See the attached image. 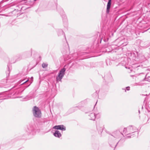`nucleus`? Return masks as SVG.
<instances>
[{
    "mask_svg": "<svg viewBox=\"0 0 150 150\" xmlns=\"http://www.w3.org/2000/svg\"><path fill=\"white\" fill-rule=\"evenodd\" d=\"M53 135L56 137L59 138L62 136V134L58 130H57L55 131L53 133Z\"/></svg>",
    "mask_w": 150,
    "mask_h": 150,
    "instance_id": "obj_7",
    "label": "nucleus"
},
{
    "mask_svg": "<svg viewBox=\"0 0 150 150\" xmlns=\"http://www.w3.org/2000/svg\"><path fill=\"white\" fill-rule=\"evenodd\" d=\"M123 90H125V92H126V89H122Z\"/></svg>",
    "mask_w": 150,
    "mask_h": 150,
    "instance_id": "obj_16",
    "label": "nucleus"
},
{
    "mask_svg": "<svg viewBox=\"0 0 150 150\" xmlns=\"http://www.w3.org/2000/svg\"><path fill=\"white\" fill-rule=\"evenodd\" d=\"M33 77H31L30 78V79L32 80V82L31 83H32V82L33 81Z\"/></svg>",
    "mask_w": 150,
    "mask_h": 150,
    "instance_id": "obj_13",
    "label": "nucleus"
},
{
    "mask_svg": "<svg viewBox=\"0 0 150 150\" xmlns=\"http://www.w3.org/2000/svg\"><path fill=\"white\" fill-rule=\"evenodd\" d=\"M53 128L55 129H60L62 131H65L66 127L63 125H56L53 127Z\"/></svg>",
    "mask_w": 150,
    "mask_h": 150,
    "instance_id": "obj_5",
    "label": "nucleus"
},
{
    "mask_svg": "<svg viewBox=\"0 0 150 150\" xmlns=\"http://www.w3.org/2000/svg\"><path fill=\"white\" fill-rule=\"evenodd\" d=\"M33 112L34 116L36 117H40L41 116V112L39 108L34 106L33 109Z\"/></svg>",
    "mask_w": 150,
    "mask_h": 150,
    "instance_id": "obj_1",
    "label": "nucleus"
},
{
    "mask_svg": "<svg viewBox=\"0 0 150 150\" xmlns=\"http://www.w3.org/2000/svg\"><path fill=\"white\" fill-rule=\"evenodd\" d=\"M38 130V132H39V130Z\"/></svg>",
    "mask_w": 150,
    "mask_h": 150,
    "instance_id": "obj_19",
    "label": "nucleus"
},
{
    "mask_svg": "<svg viewBox=\"0 0 150 150\" xmlns=\"http://www.w3.org/2000/svg\"><path fill=\"white\" fill-rule=\"evenodd\" d=\"M136 130V129L135 127L130 126L127 127V128H125L123 130V132L125 134H127L128 135L131 133H133L135 132Z\"/></svg>",
    "mask_w": 150,
    "mask_h": 150,
    "instance_id": "obj_3",
    "label": "nucleus"
},
{
    "mask_svg": "<svg viewBox=\"0 0 150 150\" xmlns=\"http://www.w3.org/2000/svg\"><path fill=\"white\" fill-rule=\"evenodd\" d=\"M34 1H36V0H34Z\"/></svg>",
    "mask_w": 150,
    "mask_h": 150,
    "instance_id": "obj_20",
    "label": "nucleus"
},
{
    "mask_svg": "<svg viewBox=\"0 0 150 150\" xmlns=\"http://www.w3.org/2000/svg\"><path fill=\"white\" fill-rule=\"evenodd\" d=\"M115 137L116 138H119V137H118V136H117Z\"/></svg>",
    "mask_w": 150,
    "mask_h": 150,
    "instance_id": "obj_15",
    "label": "nucleus"
},
{
    "mask_svg": "<svg viewBox=\"0 0 150 150\" xmlns=\"http://www.w3.org/2000/svg\"><path fill=\"white\" fill-rule=\"evenodd\" d=\"M28 80H27L25 82H24L23 83H26L27 81H28Z\"/></svg>",
    "mask_w": 150,
    "mask_h": 150,
    "instance_id": "obj_14",
    "label": "nucleus"
},
{
    "mask_svg": "<svg viewBox=\"0 0 150 150\" xmlns=\"http://www.w3.org/2000/svg\"><path fill=\"white\" fill-rule=\"evenodd\" d=\"M27 132L30 134L34 135L36 132L35 127L33 126H30L27 128Z\"/></svg>",
    "mask_w": 150,
    "mask_h": 150,
    "instance_id": "obj_4",
    "label": "nucleus"
},
{
    "mask_svg": "<svg viewBox=\"0 0 150 150\" xmlns=\"http://www.w3.org/2000/svg\"><path fill=\"white\" fill-rule=\"evenodd\" d=\"M89 117H90V120H94L96 118V115L95 113H92L89 115Z\"/></svg>",
    "mask_w": 150,
    "mask_h": 150,
    "instance_id": "obj_9",
    "label": "nucleus"
},
{
    "mask_svg": "<svg viewBox=\"0 0 150 150\" xmlns=\"http://www.w3.org/2000/svg\"><path fill=\"white\" fill-rule=\"evenodd\" d=\"M66 69L63 68L61 69L56 77V80L57 82L62 81V79L65 74Z\"/></svg>",
    "mask_w": 150,
    "mask_h": 150,
    "instance_id": "obj_2",
    "label": "nucleus"
},
{
    "mask_svg": "<svg viewBox=\"0 0 150 150\" xmlns=\"http://www.w3.org/2000/svg\"><path fill=\"white\" fill-rule=\"evenodd\" d=\"M111 0H109L107 5L106 9V13H108L109 12V10L111 5Z\"/></svg>",
    "mask_w": 150,
    "mask_h": 150,
    "instance_id": "obj_8",
    "label": "nucleus"
},
{
    "mask_svg": "<svg viewBox=\"0 0 150 150\" xmlns=\"http://www.w3.org/2000/svg\"><path fill=\"white\" fill-rule=\"evenodd\" d=\"M8 69H9V68L8 67ZM8 72L9 73V70H8Z\"/></svg>",
    "mask_w": 150,
    "mask_h": 150,
    "instance_id": "obj_17",
    "label": "nucleus"
},
{
    "mask_svg": "<svg viewBox=\"0 0 150 150\" xmlns=\"http://www.w3.org/2000/svg\"><path fill=\"white\" fill-rule=\"evenodd\" d=\"M127 137H130V136H128Z\"/></svg>",
    "mask_w": 150,
    "mask_h": 150,
    "instance_id": "obj_18",
    "label": "nucleus"
},
{
    "mask_svg": "<svg viewBox=\"0 0 150 150\" xmlns=\"http://www.w3.org/2000/svg\"><path fill=\"white\" fill-rule=\"evenodd\" d=\"M126 89L127 91H129L130 90V87L129 86L127 87L126 88Z\"/></svg>",
    "mask_w": 150,
    "mask_h": 150,
    "instance_id": "obj_12",
    "label": "nucleus"
},
{
    "mask_svg": "<svg viewBox=\"0 0 150 150\" xmlns=\"http://www.w3.org/2000/svg\"><path fill=\"white\" fill-rule=\"evenodd\" d=\"M104 128V126L102 125H98L97 126V129L98 132L100 133H101Z\"/></svg>",
    "mask_w": 150,
    "mask_h": 150,
    "instance_id": "obj_10",
    "label": "nucleus"
},
{
    "mask_svg": "<svg viewBox=\"0 0 150 150\" xmlns=\"http://www.w3.org/2000/svg\"><path fill=\"white\" fill-rule=\"evenodd\" d=\"M48 64L46 63H43L42 64V67L43 68H45L47 67Z\"/></svg>",
    "mask_w": 150,
    "mask_h": 150,
    "instance_id": "obj_11",
    "label": "nucleus"
},
{
    "mask_svg": "<svg viewBox=\"0 0 150 150\" xmlns=\"http://www.w3.org/2000/svg\"><path fill=\"white\" fill-rule=\"evenodd\" d=\"M137 58L141 61H143L146 60V59L142 53H139L137 54Z\"/></svg>",
    "mask_w": 150,
    "mask_h": 150,
    "instance_id": "obj_6",
    "label": "nucleus"
}]
</instances>
